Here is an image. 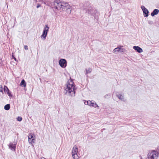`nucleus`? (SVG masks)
<instances>
[{
	"label": "nucleus",
	"mask_w": 159,
	"mask_h": 159,
	"mask_svg": "<svg viewBox=\"0 0 159 159\" xmlns=\"http://www.w3.org/2000/svg\"><path fill=\"white\" fill-rule=\"evenodd\" d=\"M33 135H34V134H30L28 136L29 142L32 145H33V143L34 142L35 140V139L34 138Z\"/></svg>",
	"instance_id": "10"
},
{
	"label": "nucleus",
	"mask_w": 159,
	"mask_h": 159,
	"mask_svg": "<svg viewBox=\"0 0 159 159\" xmlns=\"http://www.w3.org/2000/svg\"><path fill=\"white\" fill-rule=\"evenodd\" d=\"M26 82H25V80L24 79L22 80L20 83V85L22 86L25 87L26 86Z\"/></svg>",
	"instance_id": "17"
},
{
	"label": "nucleus",
	"mask_w": 159,
	"mask_h": 159,
	"mask_svg": "<svg viewBox=\"0 0 159 159\" xmlns=\"http://www.w3.org/2000/svg\"><path fill=\"white\" fill-rule=\"evenodd\" d=\"M16 18H15V20H14V24H15V23H16Z\"/></svg>",
	"instance_id": "27"
},
{
	"label": "nucleus",
	"mask_w": 159,
	"mask_h": 159,
	"mask_svg": "<svg viewBox=\"0 0 159 159\" xmlns=\"http://www.w3.org/2000/svg\"><path fill=\"white\" fill-rule=\"evenodd\" d=\"M53 8H55L60 11L66 10L69 7V4L66 2H61L59 0H54L51 3Z\"/></svg>",
	"instance_id": "1"
},
{
	"label": "nucleus",
	"mask_w": 159,
	"mask_h": 159,
	"mask_svg": "<svg viewBox=\"0 0 159 159\" xmlns=\"http://www.w3.org/2000/svg\"><path fill=\"white\" fill-rule=\"evenodd\" d=\"M40 4H38L37 6V8H38L39 7H40Z\"/></svg>",
	"instance_id": "25"
},
{
	"label": "nucleus",
	"mask_w": 159,
	"mask_h": 159,
	"mask_svg": "<svg viewBox=\"0 0 159 159\" xmlns=\"http://www.w3.org/2000/svg\"><path fill=\"white\" fill-rule=\"evenodd\" d=\"M45 28H44L42 34L41 35V37L42 38H43L44 40H45L46 39L48 34V32L49 29V27L47 25H45Z\"/></svg>",
	"instance_id": "6"
},
{
	"label": "nucleus",
	"mask_w": 159,
	"mask_h": 159,
	"mask_svg": "<svg viewBox=\"0 0 159 159\" xmlns=\"http://www.w3.org/2000/svg\"><path fill=\"white\" fill-rule=\"evenodd\" d=\"M87 105L90 106L94 107H99V106L94 101L92 102L90 101H87Z\"/></svg>",
	"instance_id": "12"
},
{
	"label": "nucleus",
	"mask_w": 159,
	"mask_h": 159,
	"mask_svg": "<svg viewBox=\"0 0 159 159\" xmlns=\"http://www.w3.org/2000/svg\"><path fill=\"white\" fill-rule=\"evenodd\" d=\"M78 152L77 146L76 145L74 146L73 148L71 153L73 159H78V156L77 155Z\"/></svg>",
	"instance_id": "4"
},
{
	"label": "nucleus",
	"mask_w": 159,
	"mask_h": 159,
	"mask_svg": "<svg viewBox=\"0 0 159 159\" xmlns=\"http://www.w3.org/2000/svg\"><path fill=\"white\" fill-rule=\"evenodd\" d=\"M59 63L61 67L65 68L67 66V61L64 59H61L59 61Z\"/></svg>",
	"instance_id": "7"
},
{
	"label": "nucleus",
	"mask_w": 159,
	"mask_h": 159,
	"mask_svg": "<svg viewBox=\"0 0 159 159\" xmlns=\"http://www.w3.org/2000/svg\"><path fill=\"white\" fill-rule=\"evenodd\" d=\"M125 52V49L124 48H121V51L120 52Z\"/></svg>",
	"instance_id": "24"
},
{
	"label": "nucleus",
	"mask_w": 159,
	"mask_h": 159,
	"mask_svg": "<svg viewBox=\"0 0 159 159\" xmlns=\"http://www.w3.org/2000/svg\"><path fill=\"white\" fill-rule=\"evenodd\" d=\"M0 92L2 93V94H3V91L2 86L1 85H0Z\"/></svg>",
	"instance_id": "21"
},
{
	"label": "nucleus",
	"mask_w": 159,
	"mask_h": 159,
	"mask_svg": "<svg viewBox=\"0 0 159 159\" xmlns=\"http://www.w3.org/2000/svg\"><path fill=\"white\" fill-rule=\"evenodd\" d=\"M4 109L7 111L9 110L10 109V104H7L5 105L4 107Z\"/></svg>",
	"instance_id": "20"
},
{
	"label": "nucleus",
	"mask_w": 159,
	"mask_h": 159,
	"mask_svg": "<svg viewBox=\"0 0 159 159\" xmlns=\"http://www.w3.org/2000/svg\"><path fill=\"white\" fill-rule=\"evenodd\" d=\"M24 48L26 50H28V46L27 45H25L24 46Z\"/></svg>",
	"instance_id": "23"
},
{
	"label": "nucleus",
	"mask_w": 159,
	"mask_h": 159,
	"mask_svg": "<svg viewBox=\"0 0 159 159\" xmlns=\"http://www.w3.org/2000/svg\"><path fill=\"white\" fill-rule=\"evenodd\" d=\"M159 153L156 150H152L150 153V159H157Z\"/></svg>",
	"instance_id": "5"
},
{
	"label": "nucleus",
	"mask_w": 159,
	"mask_h": 159,
	"mask_svg": "<svg viewBox=\"0 0 159 159\" xmlns=\"http://www.w3.org/2000/svg\"><path fill=\"white\" fill-rule=\"evenodd\" d=\"M86 70V73H85V75H87L88 73H89L91 72L92 71V69L90 68H89L88 69H85Z\"/></svg>",
	"instance_id": "19"
},
{
	"label": "nucleus",
	"mask_w": 159,
	"mask_h": 159,
	"mask_svg": "<svg viewBox=\"0 0 159 159\" xmlns=\"http://www.w3.org/2000/svg\"><path fill=\"white\" fill-rule=\"evenodd\" d=\"M159 12V11L157 9H154L153 12L151 13V15L153 16L157 14Z\"/></svg>",
	"instance_id": "15"
},
{
	"label": "nucleus",
	"mask_w": 159,
	"mask_h": 159,
	"mask_svg": "<svg viewBox=\"0 0 159 159\" xmlns=\"http://www.w3.org/2000/svg\"><path fill=\"white\" fill-rule=\"evenodd\" d=\"M13 58L16 61V58L14 57H13Z\"/></svg>",
	"instance_id": "29"
},
{
	"label": "nucleus",
	"mask_w": 159,
	"mask_h": 159,
	"mask_svg": "<svg viewBox=\"0 0 159 159\" xmlns=\"http://www.w3.org/2000/svg\"><path fill=\"white\" fill-rule=\"evenodd\" d=\"M66 91L65 94L67 93L71 97H74L75 95V91L76 88H75L74 83L72 81L70 83H67L66 86L64 88Z\"/></svg>",
	"instance_id": "2"
},
{
	"label": "nucleus",
	"mask_w": 159,
	"mask_h": 159,
	"mask_svg": "<svg viewBox=\"0 0 159 159\" xmlns=\"http://www.w3.org/2000/svg\"><path fill=\"white\" fill-rule=\"evenodd\" d=\"M133 48L139 53H141L143 51L142 49L138 46H134L133 47Z\"/></svg>",
	"instance_id": "13"
},
{
	"label": "nucleus",
	"mask_w": 159,
	"mask_h": 159,
	"mask_svg": "<svg viewBox=\"0 0 159 159\" xmlns=\"http://www.w3.org/2000/svg\"><path fill=\"white\" fill-rule=\"evenodd\" d=\"M3 89L4 92L5 93H7L10 98H11L12 97L13 95L11 93V92L10 91L8 87L4 85V86Z\"/></svg>",
	"instance_id": "9"
},
{
	"label": "nucleus",
	"mask_w": 159,
	"mask_h": 159,
	"mask_svg": "<svg viewBox=\"0 0 159 159\" xmlns=\"http://www.w3.org/2000/svg\"><path fill=\"white\" fill-rule=\"evenodd\" d=\"M66 10L67 13L70 14L71 13V8L70 5H69V7H68V8H67L66 9Z\"/></svg>",
	"instance_id": "18"
},
{
	"label": "nucleus",
	"mask_w": 159,
	"mask_h": 159,
	"mask_svg": "<svg viewBox=\"0 0 159 159\" xmlns=\"http://www.w3.org/2000/svg\"><path fill=\"white\" fill-rule=\"evenodd\" d=\"M141 8L143 11V15L144 17H147L148 16L149 11L148 10L145 8L144 6H142Z\"/></svg>",
	"instance_id": "11"
},
{
	"label": "nucleus",
	"mask_w": 159,
	"mask_h": 159,
	"mask_svg": "<svg viewBox=\"0 0 159 159\" xmlns=\"http://www.w3.org/2000/svg\"><path fill=\"white\" fill-rule=\"evenodd\" d=\"M116 96L119 99H120L122 101H124V97L122 94H119L117 92L116 93Z\"/></svg>",
	"instance_id": "16"
},
{
	"label": "nucleus",
	"mask_w": 159,
	"mask_h": 159,
	"mask_svg": "<svg viewBox=\"0 0 159 159\" xmlns=\"http://www.w3.org/2000/svg\"><path fill=\"white\" fill-rule=\"evenodd\" d=\"M123 46H118V47L115 48L113 51V53H115L116 52H120L121 51V48L122 47H123Z\"/></svg>",
	"instance_id": "14"
},
{
	"label": "nucleus",
	"mask_w": 159,
	"mask_h": 159,
	"mask_svg": "<svg viewBox=\"0 0 159 159\" xmlns=\"http://www.w3.org/2000/svg\"><path fill=\"white\" fill-rule=\"evenodd\" d=\"M86 12L89 14L93 16L95 19H96V16H98V15L97 11L95 9L94 7L91 6L88 7Z\"/></svg>",
	"instance_id": "3"
},
{
	"label": "nucleus",
	"mask_w": 159,
	"mask_h": 159,
	"mask_svg": "<svg viewBox=\"0 0 159 159\" xmlns=\"http://www.w3.org/2000/svg\"><path fill=\"white\" fill-rule=\"evenodd\" d=\"M149 153H148V158L149 157Z\"/></svg>",
	"instance_id": "30"
},
{
	"label": "nucleus",
	"mask_w": 159,
	"mask_h": 159,
	"mask_svg": "<svg viewBox=\"0 0 159 159\" xmlns=\"http://www.w3.org/2000/svg\"><path fill=\"white\" fill-rule=\"evenodd\" d=\"M119 0V1H120V2L124 1V2H125L126 1V0Z\"/></svg>",
	"instance_id": "26"
},
{
	"label": "nucleus",
	"mask_w": 159,
	"mask_h": 159,
	"mask_svg": "<svg viewBox=\"0 0 159 159\" xmlns=\"http://www.w3.org/2000/svg\"><path fill=\"white\" fill-rule=\"evenodd\" d=\"M139 157L140 158V159H142V158L141 155L139 156Z\"/></svg>",
	"instance_id": "28"
},
{
	"label": "nucleus",
	"mask_w": 159,
	"mask_h": 159,
	"mask_svg": "<svg viewBox=\"0 0 159 159\" xmlns=\"http://www.w3.org/2000/svg\"><path fill=\"white\" fill-rule=\"evenodd\" d=\"M22 118L20 116H18L17 118V120L19 121H20L22 120Z\"/></svg>",
	"instance_id": "22"
},
{
	"label": "nucleus",
	"mask_w": 159,
	"mask_h": 159,
	"mask_svg": "<svg viewBox=\"0 0 159 159\" xmlns=\"http://www.w3.org/2000/svg\"><path fill=\"white\" fill-rule=\"evenodd\" d=\"M16 143L14 142L13 143L10 142L8 145L9 148L11 150L15 151Z\"/></svg>",
	"instance_id": "8"
}]
</instances>
